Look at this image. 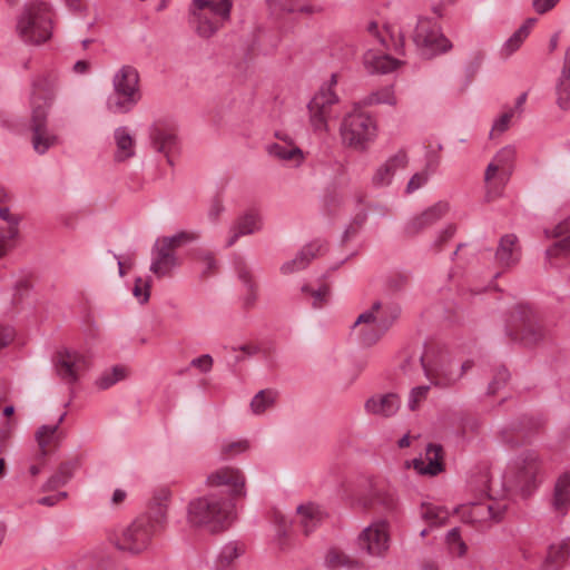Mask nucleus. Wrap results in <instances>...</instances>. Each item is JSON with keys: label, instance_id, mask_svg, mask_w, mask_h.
I'll return each mask as SVG.
<instances>
[{"label": "nucleus", "instance_id": "f8f14e48", "mask_svg": "<svg viewBox=\"0 0 570 570\" xmlns=\"http://www.w3.org/2000/svg\"><path fill=\"white\" fill-rule=\"evenodd\" d=\"M206 484L209 488H225L230 499L246 495V476L236 466H222L207 475Z\"/></svg>", "mask_w": 570, "mask_h": 570}, {"label": "nucleus", "instance_id": "e433bc0d", "mask_svg": "<svg viewBox=\"0 0 570 570\" xmlns=\"http://www.w3.org/2000/svg\"><path fill=\"white\" fill-rule=\"evenodd\" d=\"M278 396L275 390H261L250 401V410L254 414H262L272 407Z\"/></svg>", "mask_w": 570, "mask_h": 570}, {"label": "nucleus", "instance_id": "e2e57ef3", "mask_svg": "<svg viewBox=\"0 0 570 570\" xmlns=\"http://www.w3.org/2000/svg\"><path fill=\"white\" fill-rule=\"evenodd\" d=\"M325 561L330 568L335 569V568L345 566L346 561H347V557L342 552H338L336 550H331L327 552Z\"/></svg>", "mask_w": 570, "mask_h": 570}, {"label": "nucleus", "instance_id": "13d9d810", "mask_svg": "<svg viewBox=\"0 0 570 570\" xmlns=\"http://www.w3.org/2000/svg\"><path fill=\"white\" fill-rule=\"evenodd\" d=\"M150 282L146 281L144 282L141 278H137L132 294L135 297H137L141 303H146L149 299L150 293Z\"/></svg>", "mask_w": 570, "mask_h": 570}, {"label": "nucleus", "instance_id": "4468645a", "mask_svg": "<svg viewBox=\"0 0 570 570\" xmlns=\"http://www.w3.org/2000/svg\"><path fill=\"white\" fill-rule=\"evenodd\" d=\"M47 117L46 110L39 106L31 112V145L39 155L46 154L58 144V137L48 129Z\"/></svg>", "mask_w": 570, "mask_h": 570}, {"label": "nucleus", "instance_id": "72a5a7b5", "mask_svg": "<svg viewBox=\"0 0 570 570\" xmlns=\"http://www.w3.org/2000/svg\"><path fill=\"white\" fill-rule=\"evenodd\" d=\"M462 518L466 522H481L488 519H499L497 514L493 513L492 504L485 503H472L469 507H462Z\"/></svg>", "mask_w": 570, "mask_h": 570}, {"label": "nucleus", "instance_id": "de8ad7c7", "mask_svg": "<svg viewBox=\"0 0 570 570\" xmlns=\"http://www.w3.org/2000/svg\"><path fill=\"white\" fill-rule=\"evenodd\" d=\"M19 240V233L12 229H0V257L12 250Z\"/></svg>", "mask_w": 570, "mask_h": 570}, {"label": "nucleus", "instance_id": "412c9836", "mask_svg": "<svg viewBox=\"0 0 570 570\" xmlns=\"http://www.w3.org/2000/svg\"><path fill=\"white\" fill-rule=\"evenodd\" d=\"M149 138L154 149L165 154L170 163L169 154L177 146V136L175 130L163 122H155L149 130Z\"/></svg>", "mask_w": 570, "mask_h": 570}, {"label": "nucleus", "instance_id": "603ef678", "mask_svg": "<svg viewBox=\"0 0 570 570\" xmlns=\"http://www.w3.org/2000/svg\"><path fill=\"white\" fill-rule=\"evenodd\" d=\"M269 16L273 19H281L284 13H292L296 11L293 4L286 6L281 0H266Z\"/></svg>", "mask_w": 570, "mask_h": 570}, {"label": "nucleus", "instance_id": "f257e3e1", "mask_svg": "<svg viewBox=\"0 0 570 570\" xmlns=\"http://www.w3.org/2000/svg\"><path fill=\"white\" fill-rule=\"evenodd\" d=\"M412 364H419L431 383L440 387L452 386L473 365L465 361L458 368L448 351L434 343L426 344L419 355H411L403 364V371L409 372Z\"/></svg>", "mask_w": 570, "mask_h": 570}, {"label": "nucleus", "instance_id": "0e129e2a", "mask_svg": "<svg viewBox=\"0 0 570 570\" xmlns=\"http://www.w3.org/2000/svg\"><path fill=\"white\" fill-rule=\"evenodd\" d=\"M213 357L209 354H203L191 360L190 366L198 368L202 373H208L213 367Z\"/></svg>", "mask_w": 570, "mask_h": 570}, {"label": "nucleus", "instance_id": "dca6fc26", "mask_svg": "<svg viewBox=\"0 0 570 570\" xmlns=\"http://www.w3.org/2000/svg\"><path fill=\"white\" fill-rule=\"evenodd\" d=\"M56 87L57 78L52 75H42L33 80L30 100L31 112L35 110L36 106H39L48 114L55 99Z\"/></svg>", "mask_w": 570, "mask_h": 570}, {"label": "nucleus", "instance_id": "6ab92c4d", "mask_svg": "<svg viewBox=\"0 0 570 570\" xmlns=\"http://www.w3.org/2000/svg\"><path fill=\"white\" fill-rule=\"evenodd\" d=\"M327 249L325 243L321 240H314L304 246L295 258L284 263L281 267L283 274H292L297 271L304 269L313 258L323 255Z\"/></svg>", "mask_w": 570, "mask_h": 570}, {"label": "nucleus", "instance_id": "f704fd0d", "mask_svg": "<svg viewBox=\"0 0 570 570\" xmlns=\"http://www.w3.org/2000/svg\"><path fill=\"white\" fill-rule=\"evenodd\" d=\"M566 235L561 240L556 243L551 248L547 250V255L557 256L559 254H570V217L564 222L560 223L556 227V236Z\"/></svg>", "mask_w": 570, "mask_h": 570}, {"label": "nucleus", "instance_id": "2f4dec72", "mask_svg": "<svg viewBox=\"0 0 570 570\" xmlns=\"http://www.w3.org/2000/svg\"><path fill=\"white\" fill-rule=\"evenodd\" d=\"M171 492L168 488H160L155 491L150 503V510L153 511L154 524H160L166 519L168 502L170 500Z\"/></svg>", "mask_w": 570, "mask_h": 570}, {"label": "nucleus", "instance_id": "a211bd4d", "mask_svg": "<svg viewBox=\"0 0 570 570\" xmlns=\"http://www.w3.org/2000/svg\"><path fill=\"white\" fill-rule=\"evenodd\" d=\"M407 165V156L404 150H399L391 156L384 164L377 167L372 176V184L375 187H385L392 183L395 173L405 168Z\"/></svg>", "mask_w": 570, "mask_h": 570}, {"label": "nucleus", "instance_id": "5fc2aeb1", "mask_svg": "<svg viewBox=\"0 0 570 570\" xmlns=\"http://www.w3.org/2000/svg\"><path fill=\"white\" fill-rule=\"evenodd\" d=\"M410 283V275L407 273H395L387 279V287L392 292H400L404 289Z\"/></svg>", "mask_w": 570, "mask_h": 570}, {"label": "nucleus", "instance_id": "0eeeda50", "mask_svg": "<svg viewBox=\"0 0 570 570\" xmlns=\"http://www.w3.org/2000/svg\"><path fill=\"white\" fill-rule=\"evenodd\" d=\"M51 14L45 2L28 4L17 22L19 37L26 43L41 45L51 37Z\"/></svg>", "mask_w": 570, "mask_h": 570}, {"label": "nucleus", "instance_id": "4c0bfd02", "mask_svg": "<svg viewBox=\"0 0 570 570\" xmlns=\"http://www.w3.org/2000/svg\"><path fill=\"white\" fill-rule=\"evenodd\" d=\"M449 512L443 507L434 505L431 503H423L421 505V517L424 519L431 527H438L449 519Z\"/></svg>", "mask_w": 570, "mask_h": 570}, {"label": "nucleus", "instance_id": "9b49d317", "mask_svg": "<svg viewBox=\"0 0 570 570\" xmlns=\"http://www.w3.org/2000/svg\"><path fill=\"white\" fill-rule=\"evenodd\" d=\"M337 104L338 97L331 88H320L307 106L314 130H327L328 120L338 116L335 110Z\"/></svg>", "mask_w": 570, "mask_h": 570}, {"label": "nucleus", "instance_id": "c03bdc74", "mask_svg": "<svg viewBox=\"0 0 570 570\" xmlns=\"http://www.w3.org/2000/svg\"><path fill=\"white\" fill-rule=\"evenodd\" d=\"M302 292L304 294H308L311 295V297L313 298V302H312V306L314 308H321L323 307L327 301H328V296H330V286L328 285H321L318 288L314 289L312 288L309 285H303L302 286Z\"/></svg>", "mask_w": 570, "mask_h": 570}, {"label": "nucleus", "instance_id": "ddd939ff", "mask_svg": "<svg viewBox=\"0 0 570 570\" xmlns=\"http://www.w3.org/2000/svg\"><path fill=\"white\" fill-rule=\"evenodd\" d=\"M358 547L371 556L382 557L389 549L390 535L386 521H377L365 528L357 539Z\"/></svg>", "mask_w": 570, "mask_h": 570}, {"label": "nucleus", "instance_id": "423d86ee", "mask_svg": "<svg viewBox=\"0 0 570 570\" xmlns=\"http://www.w3.org/2000/svg\"><path fill=\"white\" fill-rule=\"evenodd\" d=\"M114 95L108 109L114 114H128L140 101L139 73L132 66H122L112 78Z\"/></svg>", "mask_w": 570, "mask_h": 570}, {"label": "nucleus", "instance_id": "bb28decb", "mask_svg": "<svg viewBox=\"0 0 570 570\" xmlns=\"http://www.w3.org/2000/svg\"><path fill=\"white\" fill-rule=\"evenodd\" d=\"M116 151L114 159L117 163L126 161L135 156V139L127 127H119L114 132Z\"/></svg>", "mask_w": 570, "mask_h": 570}, {"label": "nucleus", "instance_id": "cd10ccee", "mask_svg": "<svg viewBox=\"0 0 570 570\" xmlns=\"http://www.w3.org/2000/svg\"><path fill=\"white\" fill-rule=\"evenodd\" d=\"M235 271L238 278L247 288V294L244 297V306L246 308H252L255 305L257 298V285L254 282L252 272L243 257L238 256L235 258Z\"/></svg>", "mask_w": 570, "mask_h": 570}, {"label": "nucleus", "instance_id": "473e14b6", "mask_svg": "<svg viewBox=\"0 0 570 570\" xmlns=\"http://www.w3.org/2000/svg\"><path fill=\"white\" fill-rule=\"evenodd\" d=\"M364 62L368 71L380 73L393 71L400 63L399 60L387 55H375L372 52L365 55Z\"/></svg>", "mask_w": 570, "mask_h": 570}, {"label": "nucleus", "instance_id": "20e7f679", "mask_svg": "<svg viewBox=\"0 0 570 570\" xmlns=\"http://www.w3.org/2000/svg\"><path fill=\"white\" fill-rule=\"evenodd\" d=\"M230 0H191L189 14L196 33L202 38L214 36L230 18Z\"/></svg>", "mask_w": 570, "mask_h": 570}, {"label": "nucleus", "instance_id": "5701e85b", "mask_svg": "<svg viewBox=\"0 0 570 570\" xmlns=\"http://www.w3.org/2000/svg\"><path fill=\"white\" fill-rule=\"evenodd\" d=\"M521 257L518 237L513 234H507L501 237L495 252V262L502 267L514 266Z\"/></svg>", "mask_w": 570, "mask_h": 570}, {"label": "nucleus", "instance_id": "58836bf2", "mask_svg": "<svg viewBox=\"0 0 570 570\" xmlns=\"http://www.w3.org/2000/svg\"><path fill=\"white\" fill-rule=\"evenodd\" d=\"M197 237L198 235L193 232H179L178 234L173 236L161 237L157 239L156 243L175 253L177 248L181 247L185 244L196 240Z\"/></svg>", "mask_w": 570, "mask_h": 570}, {"label": "nucleus", "instance_id": "aec40b11", "mask_svg": "<svg viewBox=\"0 0 570 570\" xmlns=\"http://www.w3.org/2000/svg\"><path fill=\"white\" fill-rule=\"evenodd\" d=\"M151 254L150 272L158 278L171 276L173 271L179 265L176 253L170 252L158 243H155Z\"/></svg>", "mask_w": 570, "mask_h": 570}, {"label": "nucleus", "instance_id": "6e6552de", "mask_svg": "<svg viewBox=\"0 0 570 570\" xmlns=\"http://www.w3.org/2000/svg\"><path fill=\"white\" fill-rule=\"evenodd\" d=\"M154 532L151 517L140 515L119 532L111 534L109 540L119 551L136 556L148 549Z\"/></svg>", "mask_w": 570, "mask_h": 570}, {"label": "nucleus", "instance_id": "8fccbe9b", "mask_svg": "<svg viewBox=\"0 0 570 570\" xmlns=\"http://www.w3.org/2000/svg\"><path fill=\"white\" fill-rule=\"evenodd\" d=\"M556 90L558 106L563 110H568L570 108V79L559 77Z\"/></svg>", "mask_w": 570, "mask_h": 570}, {"label": "nucleus", "instance_id": "a18cd8bd", "mask_svg": "<svg viewBox=\"0 0 570 570\" xmlns=\"http://www.w3.org/2000/svg\"><path fill=\"white\" fill-rule=\"evenodd\" d=\"M371 502L379 503L386 510H392L395 507L394 494L390 491L382 490L371 483Z\"/></svg>", "mask_w": 570, "mask_h": 570}, {"label": "nucleus", "instance_id": "c756f323", "mask_svg": "<svg viewBox=\"0 0 570 570\" xmlns=\"http://www.w3.org/2000/svg\"><path fill=\"white\" fill-rule=\"evenodd\" d=\"M552 507L561 515H564L570 507V475L567 473L559 476L556 482Z\"/></svg>", "mask_w": 570, "mask_h": 570}, {"label": "nucleus", "instance_id": "a19ab883", "mask_svg": "<svg viewBox=\"0 0 570 570\" xmlns=\"http://www.w3.org/2000/svg\"><path fill=\"white\" fill-rule=\"evenodd\" d=\"M365 106L386 104L394 106L396 104V98L394 96L393 89L391 87H384L377 91L371 92L367 95L363 101Z\"/></svg>", "mask_w": 570, "mask_h": 570}, {"label": "nucleus", "instance_id": "7ed1b4c3", "mask_svg": "<svg viewBox=\"0 0 570 570\" xmlns=\"http://www.w3.org/2000/svg\"><path fill=\"white\" fill-rule=\"evenodd\" d=\"M230 521V504L214 494L197 498L188 504V522L215 533L226 529Z\"/></svg>", "mask_w": 570, "mask_h": 570}, {"label": "nucleus", "instance_id": "393cba45", "mask_svg": "<svg viewBox=\"0 0 570 570\" xmlns=\"http://www.w3.org/2000/svg\"><path fill=\"white\" fill-rule=\"evenodd\" d=\"M400 407V400L396 394L374 395L365 402V410L374 415L391 416Z\"/></svg>", "mask_w": 570, "mask_h": 570}, {"label": "nucleus", "instance_id": "a878e982", "mask_svg": "<svg viewBox=\"0 0 570 570\" xmlns=\"http://www.w3.org/2000/svg\"><path fill=\"white\" fill-rule=\"evenodd\" d=\"M297 517L304 534L308 535L322 523L325 514L318 505L308 502L297 507Z\"/></svg>", "mask_w": 570, "mask_h": 570}, {"label": "nucleus", "instance_id": "09e8293b", "mask_svg": "<svg viewBox=\"0 0 570 570\" xmlns=\"http://www.w3.org/2000/svg\"><path fill=\"white\" fill-rule=\"evenodd\" d=\"M249 449V442L247 440H238L234 442H227L222 445L220 454L224 460H229Z\"/></svg>", "mask_w": 570, "mask_h": 570}, {"label": "nucleus", "instance_id": "9d476101", "mask_svg": "<svg viewBox=\"0 0 570 570\" xmlns=\"http://www.w3.org/2000/svg\"><path fill=\"white\" fill-rule=\"evenodd\" d=\"M413 41L426 57L446 52L452 48L451 41L442 33L440 26L429 18H419Z\"/></svg>", "mask_w": 570, "mask_h": 570}, {"label": "nucleus", "instance_id": "680f3d73", "mask_svg": "<svg viewBox=\"0 0 570 570\" xmlns=\"http://www.w3.org/2000/svg\"><path fill=\"white\" fill-rule=\"evenodd\" d=\"M428 179H429V175L426 171H421V173L414 174L406 185V188H405L406 194H412L415 190H417L419 188H421L422 186H424L426 184Z\"/></svg>", "mask_w": 570, "mask_h": 570}, {"label": "nucleus", "instance_id": "f03ea898", "mask_svg": "<svg viewBox=\"0 0 570 570\" xmlns=\"http://www.w3.org/2000/svg\"><path fill=\"white\" fill-rule=\"evenodd\" d=\"M340 136L344 147L364 153L377 137L376 119L358 105L347 112L340 126Z\"/></svg>", "mask_w": 570, "mask_h": 570}, {"label": "nucleus", "instance_id": "774afa93", "mask_svg": "<svg viewBox=\"0 0 570 570\" xmlns=\"http://www.w3.org/2000/svg\"><path fill=\"white\" fill-rule=\"evenodd\" d=\"M513 117V111L510 110L508 112H504L493 125L492 132H503L508 129L509 124L511 121V118Z\"/></svg>", "mask_w": 570, "mask_h": 570}, {"label": "nucleus", "instance_id": "4be33fe9", "mask_svg": "<svg viewBox=\"0 0 570 570\" xmlns=\"http://www.w3.org/2000/svg\"><path fill=\"white\" fill-rule=\"evenodd\" d=\"M520 318L522 321V328L520 336L512 337L520 340L524 345H534L543 337V328L534 318L531 309L520 307Z\"/></svg>", "mask_w": 570, "mask_h": 570}, {"label": "nucleus", "instance_id": "c9c22d12", "mask_svg": "<svg viewBox=\"0 0 570 570\" xmlns=\"http://www.w3.org/2000/svg\"><path fill=\"white\" fill-rule=\"evenodd\" d=\"M65 413L60 415L58 422L53 425H42L36 433V440L41 451V456L47 454V448L52 444L57 438V431L60 423L63 421Z\"/></svg>", "mask_w": 570, "mask_h": 570}, {"label": "nucleus", "instance_id": "bf43d9fd", "mask_svg": "<svg viewBox=\"0 0 570 570\" xmlns=\"http://www.w3.org/2000/svg\"><path fill=\"white\" fill-rule=\"evenodd\" d=\"M527 35L520 33V30L518 29L504 43L503 50L508 56L517 51L524 39L527 38Z\"/></svg>", "mask_w": 570, "mask_h": 570}, {"label": "nucleus", "instance_id": "1a4fd4ad", "mask_svg": "<svg viewBox=\"0 0 570 570\" xmlns=\"http://www.w3.org/2000/svg\"><path fill=\"white\" fill-rule=\"evenodd\" d=\"M399 316V309L393 306L382 307L381 302L373 303L368 311L362 313L354 325L361 323L372 324L373 328L362 333V341L365 345L375 344L380 337L391 327Z\"/></svg>", "mask_w": 570, "mask_h": 570}, {"label": "nucleus", "instance_id": "6e6d98bb", "mask_svg": "<svg viewBox=\"0 0 570 570\" xmlns=\"http://www.w3.org/2000/svg\"><path fill=\"white\" fill-rule=\"evenodd\" d=\"M198 259L203 264L202 275L204 277L209 276L216 269L217 263L210 252L200 250L198 253Z\"/></svg>", "mask_w": 570, "mask_h": 570}, {"label": "nucleus", "instance_id": "c85d7f7f", "mask_svg": "<svg viewBox=\"0 0 570 570\" xmlns=\"http://www.w3.org/2000/svg\"><path fill=\"white\" fill-rule=\"evenodd\" d=\"M259 217L254 213H248L239 217L230 228V236L226 246H233L242 236L250 235L259 230Z\"/></svg>", "mask_w": 570, "mask_h": 570}, {"label": "nucleus", "instance_id": "052dcab7", "mask_svg": "<svg viewBox=\"0 0 570 570\" xmlns=\"http://www.w3.org/2000/svg\"><path fill=\"white\" fill-rule=\"evenodd\" d=\"M510 377V374L505 367H500L491 383L489 384V393L494 394L502 385H504Z\"/></svg>", "mask_w": 570, "mask_h": 570}, {"label": "nucleus", "instance_id": "f3484780", "mask_svg": "<svg viewBox=\"0 0 570 570\" xmlns=\"http://www.w3.org/2000/svg\"><path fill=\"white\" fill-rule=\"evenodd\" d=\"M449 210L446 203H438L421 214L412 217L405 225L407 236H415L440 220Z\"/></svg>", "mask_w": 570, "mask_h": 570}, {"label": "nucleus", "instance_id": "7c9ffc66", "mask_svg": "<svg viewBox=\"0 0 570 570\" xmlns=\"http://www.w3.org/2000/svg\"><path fill=\"white\" fill-rule=\"evenodd\" d=\"M268 154L293 165H299L304 159L302 149L294 145L293 141H286L285 144L275 142L268 147Z\"/></svg>", "mask_w": 570, "mask_h": 570}, {"label": "nucleus", "instance_id": "b1692460", "mask_svg": "<svg viewBox=\"0 0 570 570\" xmlns=\"http://www.w3.org/2000/svg\"><path fill=\"white\" fill-rule=\"evenodd\" d=\"M413 468L420 474L436 475L443 470L442 448L436 444H429L426 448V458L414 459Z\"/></svg>", "mask_w": 570, "mask_h": 570}, {"label": "nucleus", "instance_id": "39448f33", "mask_svg": "<svg viewBox=\"0 0 570 570\" xmlns=\"http://www.w3.org/2000/svg\"><path fill=\"white\" fill-rule=\"evenodd\" d=\"M544 471L543 460L535 450L522 451L505 472V484L531 493L540 483Z\"/></svg>", "mask_w": 570, "mask_h": 570}, {"label": "nucleus", "instance_id": "2eb2a0df", "mask_svg": "<svg viewBox=\"0 0 570 570\" xmlns=\"http://www.w3.org/2000/svg\"><path fill=\"white\" fill-rule=\"evenodd\" d=\"M87 358L70 350L58 351L55 357V367L58 376L66 383H76L82 372L88 368Z\"/></svg>", "mask_w": 570, "mask_h": 570}, {"label": "nucleus", "instance_id": "69168bd1", "mask_svg": "<svg viewBox=\"0 0 570 570\" xmlns=\"http://www.w3.org/2000/svg\"><path fill=\"white\" fill-rule=\"evenodd\" d=\"M0 218L8 223V227L6 229L14 228L19 233V222L20 217L10 213V209L7 207L0 208Z\"/></svg>", "mask_w": 570, "mask_h": 570}, {"label": "nucleus", "instance_id": "ea45409f", "mask_svg": "<svg viewBox=\"0 0 570 570\" xmlns=\"http://www.w3.org/2000/svg\"><path fill=\"white\" fill-rule=\"evenodd\" d=\"M126 368L121 365L114 366L110 371L104 372L97 380V386L101 390H107L119 381L126 379Z\"/></svg>", "mask_w": 570, "mask_h": 570}, {"label": "nucleus", "instance_id": "49530a36", "mask_svg": "<svg viewBox=\"0 0 570 570\" xmlns=\"http://www.w3.org/2000/svg\"><path fill=\"white\" fill-rule=\"evenodd\" d=\"M446 543L450 552L456 557H463L466 552V544L461 539L459 528L451 529L446 534Z\"/></svg>", "mask_w": 570, "mask_h": 570}, {"label": "nucleus", "instance_id": "864d4df0", "mask_svg": "<svg viewBox=\"0 0 570 570\" xmlns=\"http://www.w3.org/2000/svg\"><path fill=\"white\" fill-rule=\"evenodd\" d=\"M429 390V385H421L411 390L407 403L411 411H415L420 403L426 399Z\"/></svg>", "mask_w": 570, "mask_h": 570}, {"label": "nucleus", "instance_id": "79ce46f5", "mask_svg": "<svg viewBox=\"0 0 570 570\" xmlns=\"http://www.w3.org/2000/svg\"><path fill=\"white\" fill-rule=\"evenodd\" d=\"M73 465L69 462L62 463L58 471L47 481V490H56L65 485L72 476Z\"/></svg>", "mask_w": 570, "mask_h": 570}, {"label": "nucleus", "instance_id": "3c124183", "mask_svg": "<svg viewBox=\"0 0 570 570\" xmlns=\"http://www.w3.org/2000/svg\"><path fill=\"white\" fill-rule=\"evenodd\" d=\"M242 553L243 549L237 543L230 542L222 549L218 556V563L222 567H228Z\"/></svg>", "mask_w": 570, "mask_h": 570}, {"label": "nucleus", "instance_id": "338daca9", "mask_svg": "<svg viewBox=\"0 0 570 570\" xmlns=\"http://www.w3.org/2000/svg\"><path fill=\"white\" fill-rule=\"evenodd\" d=\"M455 233V227L450 225L444 230L440 233V235L436 237L434 242V247L440 250L448 240H450Z\"/></svg>", "mask_w": 570, "mask_h": 570}, {"label": "nucleus", "instance_id": "37998d69", "mask_svg": "<svg viewBox=\"0 0 570 570\" xmlns=\"http://www.w3.org/2000/svg\"><path fill=\"white\" fill-rule=\"evenodd\" d=\"M570 554V540L566 539L558 544H552L549 548L547 561L552 564H559L564 561Z\"/></svg>", "mask_w": 570, "mask_h": 570}, {"label": "nucleus", "instance_id": "4d7b16f0", "mask_svg": "<svg viewBox=\"0 0 570 570\" xmlns=\"http://www.w3.org/2000/svg\"><path fill=\"white\" fill-rule=\"evenodd\" d=\"M514 155V148L511 146H507L495 154L493 161L499 166L500 169H503L513 160Z\"/></svg>", "mask_w": 570, "mask_h": 570}]
</instances>
